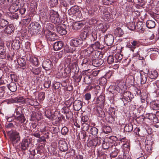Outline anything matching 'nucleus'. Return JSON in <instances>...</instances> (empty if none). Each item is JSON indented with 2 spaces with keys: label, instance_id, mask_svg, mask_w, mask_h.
I'll use <instances>...</instances> for the list:
<instances>
[{
  "label": "nucleus",
  "instance_id": "27",
  "mask_svg": "<svg viewBox=\"0 0 159 159\" xmlns=\"http://www.w3.org/2000/svg\"><path fill=\"white\" fill-rule=\"evenodd\" d=\"M91 47L93 48L94 50H97L98 49H102L104 48V46L101 44L98 41L95 42L94 43L92 44Z\"/></svg>",
  "mask_w": 159,
  "mask_h": 159
},
{
  "label": "nucleus",
  "instance_id": "51",
  "mask_svg": "<svg viewBox=\"0 0 159 159\" xmlns=\"http://www.w3.org/2000/svg\"><path fill=\"white\" fill-rule=\"evenodd\" d=\"M8 24V22L4 19H0V28H3Z\"/></svg>",
  "mask_w": 159,
  "mask_h": 159
},
{
  "label": "nucleus",
  "instance_id": "13",
  "mask_svg": "<svg viewBox=\"0 0 159 159\" xmlns=\"http://www.w3.org/2000/svg\"><path fill=\"white\" fill-rule=\"evenodd\" d=\"M140 45V43L139 41L134 40L131 42V43L127 44L126 46L129 49V50L134 52V49Z\"/></svg>",
  "mask_w": 159,
  "mask_h": 159
},
{
  "label": "nucleus",
  "instance_id": "3",
  "mask_svg": "<svg viewBox=\"0 0 159 159\" xmlns=\"http://www.w3.org/2000/svg\"><path fill=\"white\" fill-rule=\"evenodd\" d=\"M49 19L51 22L54 24H58L61 23L62 20L59 17L58 12L52 9L49 11Z\"/></svg>",
  "mask_w": 159,
  "mask_h": 159
},
{
  "label": "nucleus",
  "instance_id": "7",
  "mask_svg": "<svg viewBox=\"0 0 159 159\" xmlns=\"http://www.w3.org/2000/svg\"><path fill=\"white\" fill-rule=\"evenodd\" d=\"M30 144V140L29 139L24 138L20 143V148L22 151L28 149Z\"/></svg>",
  "mask_w": 159,
  "mask_h": 159
},
{
  "label": "nucleus",
  "instance_id": "22",
  "mask_svg": "<svg viewBox=\"0 0 159 159\" xmlns=\"http://www.w3.org/2000/svg\"><path fill=\"white\" fill-rule=\"evenodd\" d=\"M64 44L61 41H59L56 42L54 44L53 48L55 51H57L61 49L63 47Z\"/></svg>",
  "mask_w": 159,
  "mask_h": 159
},
{
  "label": "nucleus",
  "instance_id": "21",
  "mask_svg": "<svg viewBox=\"0 0 159 159\" xmlns=\"http://www.w3.org/2000/svg\"><path fill=\"white\" fill-rule=\"evenodd\" d=\"M7 55L6 47L2 45H0V59H5Z\"/></svg>",
  "mask_w": 159,
  "mask_h": 159
},
{
  "label": "nucleus",
  "instance_id": "58",
  "mask_svg": "<svg viewBox=\"0 0 159 159\" xmlns=\"http://www.w3.org/2000/svg\"><path fill=\"white\" fill-rule=\"evenodd\" d=\"M96 146L95 139L90 140L87 143L88 147H94L95 148Z\"/></svg>",
  "mask_w": 159,
  "mask_h": 159
},
{
  "label": "nucleus",
  "instance_id": "42",
  "mask_svg": "<svg viewBox=\"0 0 159 159\" xmlns=\"http://www.w3.org/2000/svg\"><path fill=\"white\" fill-rule=\"evenodd\" d=\"M42 69L41 68H32L30 70L35 75H39L41 72Z\"/></svg>",
  "mask_w": 159,
  "mask_h": 159
},
{
  "label": "nucleus",
  "instance_id": "48",
  "mask_svg": "<svg viewBox=\"0 0 159 159\" xmlns=\"http://www.w3.org/2000/svg\"><path fill=\"white\" fill-rule=\"evenodd\" d=\"M8 77H10L12 81H14L15 82L17 81L18 79L16 75L13 72L11 73H9L8 74Z\"/></svg>",
  "mask_w": 159,
  "mask_h": 159
},
{
  "label": "nucleus",
  "instance_id": "54",
  "mask_svg": "<svg viewBox=\"0 0 159 159\" xmlns=\"http://www.w3.org/2000/svg\"><path fill=\"white\" fill-rule=\"evenodd\" d=\"M123 55L121 54L117 53L115 55V62H117L120 61L123 58Z\"/></svg>",
  "mask_w": 159,
  "mask_h": 159
},
{
  "label": "nucleus",
  "instance_id": "39",
  "mask_svg": "<svg viewBox=\"0 0 159 159\" xmlns=\"http://www.w3.org/2000/svg\"><path fill=\"white\" fill-rule=\"evenodd\" d=\"M30 61L31 63L35 66H37L39 65V61L36 57H30Z\"/></svg>",
  "mask_w": 159,
  "mask_h": 159
},
{
  "label": "nucleus",
  "instance_id": "26",
  "mask_svg": "<svg viewBox=\"0 0 159 159\" xmlns=\"http://www.w3.org/2000/svg\"><path fill=\"white\" fill-rule=\"evenodd\" d=\"M25 103L29 105H37L38 102L34 99H30L29 98H26L25 99Z\"/></svg>",
  "mask_w": 159,
  "mask_h": 159
},
{
  "label": "nucleus",
  "instance_id": "5",
  "mask_svg": "<svg viewBox=\"0 0 159 159\" xmlns=\"http://www.w3.org/2000/svg\"><path fill=\"white\" fill-rule=\"evenodd\" d=\"M41 28L40 24L37 22H33L29 26L28 32L32 35H35L36 32Z\"/></svg>",
  "mask_w": 159,
  "mask_h": 159
},
{
  "label": "nucleus",
  "instance_id": "29",
  "mask_svg": "<svg viewBox=\"0 0 159 159\" xmlns=\"http://www.w3.org/2000/svg\"><path fill=\"white\" fill-rule=\"evenodd\" d=\"M84 24L81 22H77L74 24L73 25V29L75 30H80L83 28Z\"/></svg>",
  "mask_w": 159,
  "mask_h": 159
},
{
  "label": "nucleus",
  "instance_id": "57",
  "mask_svg": "<svg viewBox=\"0 0 159 159\" xmlns=\"http://www.w3.org/2000/svg\"><path fill=\"white\" fill-rule=\"evenodd\" d=\"M97 9H92L90 10L89 11L88 13L89 16H95L97 14Z\"/></svg>",
  "mask_w": 159,
  "mask_h": 159
},
{
  "label": "nucleus",
  "instance_id": "40",
  "mask_svg": "<svg viewBox=\"0 0 159 159\" xmlns=\"http://www.w3.org/2000/svg\"><path fill=\"white\" fill-rule=\"evenodd\" d=\"M74 100V97H71L70 98L69 100L65 101L64 103L67 108H69L72 104L73 103Z\"/></svg>",
  "mask_w": 159,
  "mask_h": 159
},
{
  "label": "nucleus",
  "instance_id": "12",
  "mask_svg": "<svg viewBox=\"0 0 159 159\" xmlns=\"http://www.w3.org/2000/svg\"><path fill=\"white\" fill-rule=\"evenodd\" d=\"M80 12L79 7L76 5L72 7L68 11V13L69 15L73 16H76Z\"/></svg>",
  "mask_w": 159,
  "mask_h": 159
},
{
  "label": "nucleus",
  "instance_id": "61",
  "mask_svg": "<svg viewBox=\"0 0 159 159\" xmlns=\"http://www.w3.org/2000/svg\"><path fill=\"white\" fill-rule=\"evenodd\" d=\"M136 27L135 23L134 22H130L128 25V27L131 30H134Z\"/></svg>",
  "mask_w": 159,
  "mask_h": 159
},
{
  "label": "nucleus",
  "instance_id": "35",
  "mask_svg": "<svg viewBox=\"0 0 159 159\" xmlns=\"http://www.w3.org/2000/svg\"><path fill=\"white\" fill-rule=\"evenodd\" d=\"M150 107L153 110H157L159 109V101L156 100L152 102L150 104Z\"/></svg>",
  "mask_w": 159,
  "mask_h": 159
},
{
  "label": "nucleus",
  "instance_id": "20",
  "mask_svg": "<svg viewBox=\"0 0 159 159\" xmlns=\"http://www.w3.org/2000/svg\"><path fill=\"white\" fill-rule=\"evenodd\" d=\"M105 101V97L103 95H101L99 96L96 99V102L99 106L103 107L104 105Z\"/></svg>",
  "mask_w": 159,
  "mask_h": 159
},
{
  "label": "nucleus",
  "instance_id": "14",
  "mask_svg": "<svg viewBox=\"0 0 159 159\" xmlns=\"http://www.w3.org/2000/svg\"><path fill=\"white\" fill-rule=\"evenodd\" d=\"M42 66L44 69L46 70H48L51 69L52 68L53 64L50 60L46 59L43 61Z\"/></svg>",
  "mask_w": 159,
  "mask_h": 159
},
{
  "label": "nucleus",
  "instance_id": "34",
  "mask_svg": "<svg viewBox=\"0 0 159 159\" xmlns=\"http://www.w3.org/2000/svg\"><path fill=\"white\" fill-rule=\"evenodd\" d=\"M114 33L116 36L120 37L124 34V31L121 28L117 27L115 29Z\"/></svg>",
  "mask_w": 159,
  "mask_h": 159
},
{
  "label": "nucleus",
  "instance_id": "28",
  "mask_svg": "<svg viewBox=\"0 0 159 159\" xmlns=\"http://www.w3.org/2000/svg\"><path fill=\"white\" fill-rule=\"evenodd\" d=\"M7 87L8 89L12 92H15L17 89L16 84L13 82H11L7 85Z\"/></svg>",
  "mask_w": 159,
  "mask_h": 159
},
{
  "label": "nucleus",
  "instance_id": "49",
  "mask_svg": "<svg viewBox=\"0 0 159 159\" xmlns=\"http://www.w3.org/2000/svg\"><path fill=\"white\" fill-rule=\"evenodd\" d=\"M103 131L105 134H108L111 131V129L109 126L104 125L102 127Z\"/></svg>",
  "mask_w": 159,
  "mask_h": 159
},
{
  "label": "nucleus",
  "instance_id": "4",
  "mask_svg": "<svg viewBox=\"0 0 159 159\" xmlns=\"http://www.w3.org/2000/svg\"><path fill=\"white\" fill-rule=\"evenodd\" d=\"M66 61L67 63H68L70 66H72V70H75V72L79 71V69H77V67H78L77 64V59L75 56H73V57L70 55L68 56L66 59Z\"/></svg>",
  "mask_w": 159,
  "mask_h": 159
},
{
  "label": "nucleus",
  "instance_id": "25",
  "mask_svg": "<svg viewBox=\"0 0 159 159\" xmlns=\"http://www.w3.org/2000/svg\"><path fill=\"white\" fill-rule=\"evenodd\" d=\"M14 32V27L11 25H7L5 28L4 33L6 34H11Z\"/></svg>",
  "mask_w": 159,
  "mask_h": 159
},
{
  "label": "nucleus",
  "instance_id": "16",
  "mask_svg": "<svg viewBox=\"0 0 159 159\" xmlns=\"http://www.w3.org/2000/svg\"><path fill=\"white\" fill-rule=\"evenodd\" d=\"M104 42L108 46H111L114 42V36L111 34L106 35L104 39Z\"/></svg>",
  "mask_w": 159,
  "mask_h": 159
},
{
  "label": "nucleus",
  "instance_id": "37",
  "mask_svg": "<svg viewBox=\"0 0 159 159\" xmlns=\"http://www.w3.org/2000/svg\"><path fill=\"white\" fill-rule=\"evenodd\" d=\"M92 77L90 75H86L84 79V81L87 84H90L92 81Z\"/></svg>",
  "mask_w": 159,
  "mask_h": 159
},
{
  "label": "nucleus",
  "instance_id": "33",
  "mask_svg": "<svg viewBox=\"0 0 159 159\" xmlns=\"http://www.w3.org/2000/svg\"><path fill=\"white\" fill-rule=\"evenodd\" d=\"M145 118H148V119L151 120L153 122H156L158 118L157 117L156 115L154 114L149 113L146 114Z\"/></svg>",
  "mask_w": 159,
  "mask_h": 159
},
{
  "label": "nucleus",
  "instance_id": "32",
  "mask_svg": "<svg viewBox=\"0 0 159 159\" xmlns=\"http://www.w3.org/2000/svg\"><path fill=\"white\" fill-rule=\"evenodd\" d=\"M11 46L12 48L15 50L19 49L20 46V43L18 40H15L12 43Z\"/></svg>",
  "mask_w": 159,
  "mask_h": 159
},
{
  "label": "nucleus",
  "instance_id": "47",
  "mask_svg": "<svg viewBox=\"0 0 159 159\" xmlns=\"http://www.w3.org/2000/svg\"><path fill=\"white\" fill-rule=\"evenodd\" d=\"M58 3V0H49L48 4L51 7H56Z\"/></svg>",
  "mask_w": 159,
  "mask_h": 159
},
{
  "label": "nucleus",
  "instance_id": "53",
  "mask_svg": "<svg viewBox=\"0 0 159 159\" xmlns=\"http://www.w3.org/2000/svg\"><path fill=\"white\" fill-rule=\"evenodd\" d=\"M16 119L19 120L20 123H24L25 120V119L23 114L17 116Z\"/></svg>",
  "mask_w": 159,
  "mask_h": 159
},
{
  "label": "nucleus",
  "instance_id": "52",
  "mask_svg": "<svg viewBox=\"0 0 159 159\" xmlns=\"http://www.w3.org/2000/svg\"><path fill=\"white\" fill-rule=\"evenodd\" d=\"M99 26L100 27V29H101L102 32L103 33L105 32L109 27V26L108 25H103V24H99Z\"/></svg>",
  "mask_w": 159,
  "mask_h": 159
},
{
  "label": "nucleus",
  "instance_id": "23",
  "mask_svg": "<svg viewBox=\"0 0 159 159\" xmlns=\"http://www.w3.org/2000/svg\"><path fill=\"white\" fill-rule=\"evenodd\" d=\"M80 140L83 141H85L86 140L88 141L89 138L85 132L81 131L79 133L77 136Z\"/></svg>",
  "mask_w": 159,
  "mask_h": 159
},
{
  "label": "nucleus",
  "instance_id": "6",
  "mask_svg": "<svg viewBox=\"0 0 159 159\" xmlns=\"http://www.w3.org/2000/svg\"><path fill=\"white\" fill-rule=\"evenodd\" d=\"M44 35L48 41H53L57 39L56 34L52 32L49 30H44Z\"/></svg>",
  "mask_w": 159,
  "mask_h": 159
},
{
  "label": "nucleus",
  "instance_id": "24",
  "mask_svg": "<svg viewBox=\"0 0 159 159\" xmlns=\"http://www.w3.org/2000/svg\"><path fill=\"white\" fill-rule=\"evenodd\" d=\"M17 62L22 69L24 70L26 68V62L25 58H19L17 59Z\"/></svg>",
  "mask_w": 159,
  "mask_h": 159
},
{
  "label": "nucleus",
  "instance_id": "62",
  "mask_svg": "<svg viewBox=\"0 0 159 159\" xmlns=\"http://www.w3.org/2000/svg\"><path fill=\"white\" fill-rule=\"evenodd\" d=\"M91 37L93 38L94 40H96L97 38V31L95 29H93L92 32Z\"/></svg>",
  "mask_w": 159,
  "mask_h": 159
},
{
  "label": "nucleus",
  "instance_id": "11",
  "mask_svg": "<svg viewBox=\"0 0 159 159\" xmlns=\"http://www.w3.org/2000/svg\"><path fill=\"white\" fill-rule=\"evenodd\" d=\"M58 147L59 150L62 152H65L67 151L68 149V146L66 142L62 140H60L59 141Z\"/></svg>",
  "mask_w": 159,
  "mask_h": 159
},
{
  "label": "nucleus",
  "instance_id": "8",
  "mask_svg": "<svg viewBox=\"0 0 159 159\" xmlns=\"http://www.w3.org/2000/svg\"><path fill=\"white\" fill-rule=\"evenodd\" d=\"M147 51L143 48H139L137 52L134 54V57H139V59L140 60H143L144 57H146L147 55Z\"/></svg>",
  "mask_w": 159,
  "mask_h": 159
},
{
  "label": "nucleus",
  "instance_id": "43",
  "mask_svg": "<svg viewBox=\"0 0 159 159\" xmlns=\"http://www.w3.org/2000/svg\"><path fill=\"white\" fill-rule=\"evenodd\" d=\"M92 57L90 56H88L86 57L83 60V61L81 63L82 66H83L84 64H86L89 63V64H91V60Z\"/></svg>",
  "mask_w": 159,
  "mask_h": 159
},
{
  "label": "nucleus",
  "instance_id": "64",
  "mask_svg": "<svg viewBox=\"0 0 159 159\" xmlns=\"http://www.w3.org/2000/svg\"><path fill=\"white\" fill-rule=\"evenodd\" d=\"M16 103L22 104L25 103V99L22 97H17L16 98Z\"/></svg>",
  "mask_w": 159,
  "mask_h": 159
},
{
  "label": "nucleus",
  "instance_id": "2",
  "mask_svg": "<svg viewBox=\"0 0 159 159\" xmlns=\"http://www.w3.org/2000/svg\"><path fill=\"white\" fill-rule=\"evenodd\" d=\"M10 140L13 144L18 143L20 141V137L19 133L16 130H12L8 132Z\"/></svg>",
  "mask_w": 159,
  "mask_h": 159
},
{
  "label": "nucleus",
  "instance_id": "19",
  "mask_svg": "<svg viewBox=\"0 0 159 159\" xmlns=\"http://www.w3.org/2000/svg\"><path fill=\"white\" fill-rule=\"evenodd\" d=\"M83 102L79 100H75L73 103L74 109L75 111H79L82 107Z\"/></svg>",
  "mask_w": 159,
  "mask_h": 159
},
{
  "label": "nucleus",
  "instance_id": "38",
  "mask_svg": "<svg viewBox=\"0 0 159 159\" xmlns=\"http://www.w3.org/2000/svg\"><path fill=\"white\" fill-rule=\"evenodd\" d=\"M112 15L108 11L104 12L103 14V18L105 20H108L112 18Z\"/></svg>",
  "mask_w": 159,
  "mask_h": 159
},
{
  "label": "nucleus",
  "instance_id": "36",
  "mask_svg": "<svg viewBox=\"0 0 159 159\" xmlns=\"http://www.w3.org/2000/svg\"><path fill=\"white\" fill-rule=\"evenodd\" d=\"M19 7L17 4H14L11 5L9 8V12H13L18 11Z\"/></svg>",
  "mask_w": 159,
  "mask_h": 159
},
{
  "label": "nucleus",
  "instance_id": "15",
  "mask_svg": "<svg viewBox=\"0 0 159 159\" xmlns=\"http://www.w3.org/2000/svg\"><path fill=\"white\" fill-rule=\"evenodd\" d=\"M83 43L82 40L79 38L72 39L70 42V46H74L75 47L80 46Z\"/></svg>",
  "mask_w": 159,
  "mask_h": 159
},
{
  "label": "nucleus",
  "instance_id": "59",
  "mask_svg": "<svg viewBox=\"0 0 159 159\" xmlns=\"http://www.w3.org/2000/svg\"><path fill=\"white\" fill-rule=\"evenodd\" d=\"M98 129L95 127H91L90 129V133L93 135H97L98 133Z\"/></svg>",
  "mask_w": 159,
  "mask_h": 159
},
{
  "label": "nucleus",
  "instance_id": "9",
  "mask_svg": "<svg viewBox=\"0 0 159 159\" xmlns=\"http://www.w3.org/2000/svg\"><path fill=\"white\" fill-rule=\"evenodd\" d=\"M57 24V25L56 28L57 32L61 35L66 34L67 33L66 25L64 24H60V23Z\"/></svg>",
  "mask_w": 159,
  "mask_h": 159
},
{
  "label": "nucleus",
  "instance_id": "46",
  "mask_svg": "<svg viewBox=\"0 0 159 159\" xmlns=\"http://www.w3.org/2000/svg\"><path fill=\"white\" fill-rule=\"evenodd\" d=\"M158 75L157 72L156 70L151 71L149 74V77L151 79H155Z\"/></svg>",
  "mask_w": 159,
  "mask_h": 159
},
{
  "label": "nucleus",
  "instance_id": "45",
  "mask_svg": "<svg viewBox=\"0 0 159 159\" xmlns=\"http://www.w3.org/2000/svg\"><path fill=\"white\" fill-rule=\"evenodd\" d=\"M85 51V54H86V53L88 56H90L91 57H92L91 54H93V52L94 51V50L92 47H91V46L90 45V46L88 47Z\"/></svg>",
  "mask_w": 159,
  "mask_h": 159
},
{
  "label": "nucleus",
  "instance_id": "44",
  "mask_svg": "<svg viewBox=\"0 0 159 159\" xmlns=\"http://www.w3.org/2000/svg\"><path fill=\"white\" fill-rule=\"evenodd\" d=\"M133 125L132 123H130L127 124L124 127V130L126 132H130L133 130Z\"/></svg>",
  "mask_w": 159,
  "mask_h": 159
},
{
  "label": "nucleus",
  "instance_id": "56",
  "mask_svg": "<svg viewBox=\"0 0 159 159\" xmlns=\"http://www.w3.org/2000/svg\"><path fill=\"white\" fill-rule=\"evenodd\" d=\"M88 33L86 31H84L81 32L79 38L80 39L82 40L83 42L84 40L87 37Z\"/></svg>",
  "mask_w": 159,
  "mask_h": 159
},
{
  "label": "nucleus",
  "instance_id": "18",
  "mask_svg": "<svg viewBox=\"0 0 159 159\" xmlns=\"http://www.w3.org/2000/svg\"><path fill=\"white\" fill-rule=\"evenodd\" d=\"M103 62L104 61L101 58H95L92 59L91 64L94 66L98 67L102 65Z\"/></svg>",
  "mask_w": 159,
  "mask_h": 159
},
{
  "label": "nucleus",
  "instance_id": "17",
  "mask_svg": "<svg viewBox=\"0 0 159 159\" xmlns=\"http://www.w3.org/2000/svg\"><path fill=\"white\" fill-rule=\"evenodd\" d=\"M6 16L12 20H17L19 17L20 13L18 11H15L13 12H7L6 14Z\"/></svg>",
  "mask_w": 159,
  "mask_h": 159
},
{
  "label": "nucleus",
  "instance_id": "10",
  "mask_svg": "<svg viewBox=\"0 0 159 159\" xmlns=\"http://www.w3.org/2000/svg\"><path fill=\"white\" fill-rule=\"evenodd\" d=\"M93 111L98 116L104 118L105 114L101 106H98L93 108Z\"/></svg>",
  "mask_w": 159,
  "mask_h": 159
},
{
  "label": "nucleus",
  "instance_id": "60",
  "mask_svg": "<svg viewBox=\"0 0 159 159\" xmlns=\"http://www.w3.org/2000/svg\"><path fill=\"white\" fill-rule=\"evenodd\" d=\"M90 126L88 124V123H83L82 125V131H88Z\"/></svg>",
  "mask_w": 159,
  "mask_h": 159
},
{
  "label": "nucleus",
  "instance_id": "1",
  "mask_svg": "<svg viewBox=\"0 0 159 159\" xmlns=\"http://www.w3.org/2000/svg\"><path fill=\"white\" fill-rule=\"evenodd\" d=\"M117 91L121 94H123V98H122V101L124 102V100L125 101L130 102L132 100V99L134 98L133 95L131 94V93L128 91L125 92L124 87L121 84H119L118 85L117 88Z\"/></svg>",
  "mask_w": 159,
  "mask_h": 159
},
{
  "label": "nucleus",
  "instance_id": "63",
  "mask_svg": "<svg viewBox=\"0 0 159 159\" xmlns=\"http://www.w3.org/2000/svg\"><path fill=\"white\" fill-rule=\"evenodd\" d=\"M14 56V53L12 51H10V53L7 54V57L8 60L12 61Z\"/></svg>",
  "mask_w": 159,
  "mask_h": 159
},
{
  "label": "nucleus",
  "instance_id": "30",
  "mask_svg": "<svg viewBox=\"0 0 159 159\" xmlns=\"http://www.w3.org/2000/svg\"><path fill=\"white\" fill-rule=\"evenodd\" d=\"M64 50L67 53H73L76 50V48L74 46H71L69 47L68 45L66 46Z\"/></svg>",
  "mask_w": 159,
  "mask_h": 159
},
{
  "label": "nucleus",
  "instance_id": "55",
  "mask_svg": "<svg viewBox=\"0 0 159 159\" xmlns=\"http://www.w3.org/2000/svg\"><path fill=\"white\" fill-rule=\"evenodd\" d=\"M31 16L29 15H27L24 17L22 20L25 24H28L31 21Z\"/></svg>",
  "mask_w": 159,
  "mask_h": 159
},
{
  "label": "nucleus",
  "instance_id": "50",
  "mask_svg": "<svg viewBox=\"0 0 159 159\" xmlns=\"http://www.w3.org/2000/svg\"><path fill=\"white\" fill-rule=\"evenodd\" d=\"M102 148L104 149H107L110 148V147L113 146L112 143L109 142H104L102 144Z\"/></svg>",
  "mask_w": 159,
  "mask_h": 159
},
{
  "label": "nucleus",
  "instance_id": "31",
  "mask_svg": "<svg viewBox=\"0 0 159 159\" xmlns=\"http://www.w3.org/2000/svg\"><path fill=\"white\" fill-rule=\"evenodd\" d=\"M141 72H143V73H140V83L141 84H144L147 81L148 75L143 71H141Z\"/></svg>",
  "mask_w": 159,
  "mask_h": 159
},
{
  "label": "nucleus",
  "instance_id": "41",
  "mask_svg": "<svg viewBox=\"0 0 159 159\" xmlns=\"http://www.w3.org/2000/svg\"><path fill=\"white\" fill-rule=\"evenodd\" d=\"M146 25L148 28L151 29L155 27L156 24L154 21L152 20H148L146 22Z\"/></svg>",
  "mask_w": 159,
  "mask_h": 159
}]
</instances>
